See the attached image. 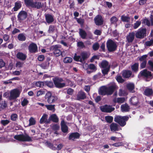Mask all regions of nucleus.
<instances>
[{
	"label": "nucleus",
	"mask_w": 153,
	"mask_h": 153,
	"mask_svg": "<svg viewBox=\"0 0 153 153\" xmlns=\"http://www.w3.org/2000/svg\"><path fill=\"white\" fill-rule=\"evenodd\" d=\"M117 87L115 84L113 82L108 88L105 86L102 87L99 91V93L102 95H111Z\"/></svg>",
	"instance_id": "obj_1"
},
{
	"label": "nucleus",
	"mask_w": 153,
	"mask_h": 153,
	"mask_svg": "<svg viewBox=\"0 0 153 153\" xmlns=\"http://www.w3.org/2000/svg\"><path fill=\"white\" fill-rule=\"evenodd\" d=\"M128 118L129 117L128 116H117L115 117L114 120L121 126H124L126 125V121L128 120Z\"/></svg>",
	"instance_id": "obj_2"
},
{
	"label": "nucleus",
	"mask_w": 153,
	"mask_h": 153,
	"mask_svg": "<svg viewBox=\"0 0 153 153\" xmlns=\"http://www.w3.org/2000/svg\"><path fill=\"white\" fill-rule=\"evenodd\" d=\"M90 54L89 53L86 52H83L81 54V56L77 55L76 53H75L74 59L76 61H79L82 62L84 60L88 58L90 56Z\"/></svg>",
	"instance_id": "obj_3"
},
{
	"label": "nucleus",
	"mask_w": 153,
	"mask_h": 153,
	"mask_svg": "<svg viewBox=\"0 0 153 153\" xmlns=\"http://www.w3.org/2000/svg\"><path fill=\"white\" fill-rule=\"evenodd\" d=\"M14 138L19 141L29 142L32 140V138L27 134H21L15 135Z\"/></svg>",
	"instance_id": "obj_4"
},
{
	"label": "nucleus",
	"mask_w": 153,
	"mask_h": 153,
	"mask_svg": "<svg viewBox=\"0 0 153 153\" xmlns=\"http://www.w3.org/2000/svg\"><path fill=\"white\" fill-rule=\"evenodd\" d=\"M141 76L146 79V81H149L153 78V74L151 72L146 69H144L141 71L138 76Z\"/></svg>",
	"instance_id": "obj_5"
},
{
	"label": "nucleus",
	"mask_w": 153,
	"mask_h": 153,
	"mask_svg": "<svg viewBox=\"0 0 153 153\" xmlns=\"http://www.w3.org/2000/svg\"><path fill=\"white\" fill-rule=\"evenodd\" d=\"M61 48V45H56L52 46L51 49L52 50L54 54L56 56H58L60 55H62V56H63V53L64 52V51L62 52L60 50V49Z\"/></svg>",
	"instance_id": "obj_6"
},
{
	"label": "nucleus",
	"mask_w": 153,
	"mask_h": 153,
	"mask_svg": "<svg viewBox=\"0 0 153 153\" xmlns=\"http://www.w3.org/2000/svg\"><path fill=\"white\" fill-rule=\"evenodd\" d=\"M106 45L108 50L110 51H114L117 47L116 43L111 39L108 40L107 41Z\"/></svg>",
	"instance_id": "obj_7"
},
{
	"label": "nucleus",
	"mask_w": 153,
	"mask_h": 153,
	"mask_svg": "<svg viewBox=\"0 0 153 153\" xmlns=\"http://www.w3.org/2000/svg\"><path fill=\"white\" fill-rule=\"evenodd\" d=\"M146 29L140 28L137 30L135 33V36L137 38L143 39L146 36Z\"/></svg>",
	"instance_id": "obj_8"
},
{
	"label": "nucleus",
	"mask_w": 153,
	"mask_h": 153,
	"mask_svg": "<svg viewBox=\"0 0 153 153\" xmlns=\"http://www.w3.org/2000/svg\"><path fill=\"white\" fill-rule=\"evenodd\" d=\"M21 91L18 89H14L10 91L9 97L10 100H14L19 97Z\"/></svg>",
	"instance_id": "obj_9"
},
{
	"label": "nucleus",
	"mask_w": 153,
	"mask_h": 153,
	"mask_svg": "<svg viewBox=\"0 0 153 153\" xmlns=\"http://www.w3.org/2000/svg\"><path fill=\"white\" fill-rule=\"evenodd\" d=\"M47 101L49 103H52L57 100V97L56 96L53 95L50 92H48L46 94Z\"/></svg>",
	"instance_id": "obj_10"
},
{
	"label": "nucleus",
	"mask_w": 153,
	"mask_h": 153,
	"mask_svg": "<svg viewBox=\"0 0 153 153\" xmlns=\"http://www.w3.org/2000/svg\"><path fill=\"white\" fill-rule=\"evenodd\" d=\"M100 108L102 112L107 113H110L115 109V108L112 106L107 105L101 106Z\"/></svg>",
	"instance_id": "obj_11"
},
{
	"label": "nucleus",
	"mask_w": 153,
	"mask_h": 153,
	"mask_svg": "<svg viewBox=\"0 0 153 153\" xmlns=\"http://www.w3.org/2000/svg\"><path fill=\"white\" fill-rule=\"evenodd\" d=\"M62 79L61 78H56L53 80L55 85L58 88H62L65 86V84L62 82Z\"/></svg>",
	"instance_id": "obj_12"
},
{
	"label": "nucleus",
	"mask_w": 153,
	"mask_h": 153,
	"mask_svg": "<svg viewBox=\"0 0 153 153\" xmlns=\"http://www.w3.org/2000/svg\"><path fill=\"white\" fill-rule=\"evenodd\" d=\"M27 16V12L24 11H21L18 14V19L20 21L25 19Z\"/></svg>",
	"instance_id": "obj_13"
},
{
	"label": "nucleus",
	"mask_w": 153,
	"mask_h": 153,
	"mask_svg": "<svg viewBox=\"0 0 153 153\" xmlns=\"http://www.w3.org/2000/svg\"><path fill=\"white\" fill-rule=\"evenodd\" d=\"M29 50L31 53L36 52L37 50V47L36 44L32 43L29 46Z\"/></svg>",
	"instance_id": "obj_14"
},
{
	"label": "nucleus",
	"mask_w": 153,
	"mask_h": 153,
	"mask_svg": "<svg viewBox=\"0 0 153 153\" xmlns=\"http://www.w3.org/2000/svg\"><path fill=\"white\" fill-rule=\"evenodd\" d=\"M95 23L97 25H101L103 23V19L102 17L100 15L97 16L94 19Z\"/></svg>",
	"instance_id": "obj_15"
},
{
	"label": "nucleus",
	"mask_w": 153,
	"mask_h": 153,
	"mask_svg": "<svg viewBox=\"0 0 153 153\" xmlns=\"http://www.w3.org/2000/svg\"><path fill=\"white\" fill-rule=\"evenodd\" d=\"M147 57L146 55H144L142 56L140 59V60L141 61H142L140 64V67L142 68H144L146 67L147 62L146 58Z\"/></svg>",
	"instance_id": "obj_16"
},
{
	"label": "nucleus",
	"mask_w": 153,
	"mask_h": 153,
	"mask_svg": "<svg viewBox=\"0 0 153 153\" xmlns=\"http://www.w3.org/2000/svg\"><path fill=\"white\" fill-rule=\"evenodd\" d=\"M123 75L124 77L128 78L131 76H134V75L132 74V72L130 71H123Z\"/></svg>",
	"instance_id": "obj_17"
},
{
	"label": "nucleus",
	"mask_w": 153,
	"mask_h": 153,
	"mask_svg": "<svg viewBox=\"0 0 153 153\" xmlns=\"http://www.w3.org/2000/svg\"><path fill=\"white\" fill-rule=\"evenodd\" d=\"M135 33L134 32L130 33L127 36V39L128 42H132L134 39Z\"/></svg>",
	"instance_id": "obj_18"
},
{
	"label": "nucleus",
	"mask_w": 153,
	"mask_h": 153,
	"mask_svg": "<svg viewBox=\"0 0 153 153\" xmlns=\"http://www.w3.org/2000/svg\"><path fill=\"white\" fill-rule=\"evenodd\" d=\"M61 129L64 133H67L68 131V128L65 125V122L63 120H62L61 122Z\"/></svg>",
	"instance_id": "obj_19"
},
{
	"label": "nucleus",
	"mask_w": 153,
	"mask_h": 153,
	"mask_svg": "<svg viewBox=\"0 0 153 153\" xmlns=\"http://www.w3.org/2000/svg\"><path fill=\"white\" fill-rule=\"evenodd\" d=\"M79 137V134L78 133H74L71 134L69 136V140H74L75 139H78Z\"/></svg>",
	"instance_id": "obj_20"
},
{
	"label": "nucleus",
	"mask_w": 153,
	"mask_h": 153,
	"mask_svg": "<svg viewBox=\"0 0 153 153\" xmlns=\"http://www.w3.org/2000/svg\"><path fill=\"white\" fill-rule=\"evenodd\" d=\"M16 57L19 59L23 61L26 58V55L21 52H19L16 54Z\"/></svg>",
	"instance_id": "obj_21"
},
{
	"label": "nucleus",
	"mask_w": 153,
	"mask_h": 153,
	"mask_svg": "<svg viewBox=\"0 0 153 153\" xmlns=\"http://www.w3.org/2000/svg\"><path fill=\"white\" fill-rule=\"evenodd\" d=\"M48 116L46 114H44L40 120V123L43 124L44 123H48V121L47 120Z\"/></svg>",
	"instance_id": "obj_22"
},
{
	"label": "nucleus",
	"mask_w": 153,
	"mask_h": 153,
	"mask_svg": "<svg viewBox=\"0 0 153 153\" xmlns=\"http://www.w3.org/2000/svg\"><path fill=\"white\" fill-rule=\"evenodd\" d=\"M121 111L122 112H125L128 111L130 108L128 104H125L121 105Z\"/></svg>",
	"instance_id": "obj_23"
},
{
	"label": "nucleus",
	"mask_w": 153,
	"mask_h": 153,
	"mask_svg": "<svg viewBox=\"0 0 153 153\" xmlns=\"http://www.w3.org/2000/svg\"><path fill=\"white\" fill-rule=\"evenodd\" d=\"M85 94L82 91L79 92L77 95V99L78 100H83L86 98Z\"/></svg>",
	"instance_id": "obj_24"
},
{
	"label": "nucleus",
	"mask_w": 153,
	"mask_h": 153,
	"mask_svg": "<svg viewBox=\"0 0 153 153\" xmlns=\"http://www.w3.org/2000/svg\"><path fill=\"white\" fill-rule=\"evenodd\" d=\"M111 130L112 131H115L118 130V126L114 123H112L110 126Z\"/></svg>",
	"instance_id": "obj_25"
},
{
	"label": "nucleus",
	"mask_w": 153,
	"mask_h": 153,
	"mask_svg": "<svg viewBox=\"0 0 153 153\" xmlns=\"http://www.w3.org/2000/svg\"><path fill=\"white\" fill-rule=\"evenodd\" d=\"M113 102L115 103H121L125 101V99L124 98H115L113 99Z\"/></svg>",
	"instance_id": "obj_26"
},
{
	"label": "nucleus",
	"mask_w": 153,
	"mask_h": 153,
	"mask_svg": "<svg viewBox=\"0 0 153 153\" xmlns=\"http://www.w3.org/2000/svg\"><path fill=\"white\" fill-rule=\"evenodd\" d=\"M144 94L147 96H150L153 94V91L151 88H147L144 91Z\"/></svg>",
	"instance_id": "obj_27"
},
{
	"label": "nucleus",
	"mask_w": 153,
	"mask_h": 153,
	"mask_svg": "<svg viewBox=\"0 0 153 153\" xmlns=\"http://www.w3.org/2000/svg\"><path fill=\"white\" fill-rule=\"evenodd\" d=\"M46 19L48 23H51L53 21V18L52 16L50 14H47L45 16Z\"/></svg>",
	"instance_id": "obj_28"
},
{
	"label": "nucleus",
	"mask_w": 153,
	"mask_h": 153,
	"mask_svg": "<svg viewBox=\"0 0 153 153\" xmlns=\"http://www.w3.org/2000/svg\"><path fill=\"white\" fill-rule=\"evenodd\" d=\"M127 87L128 89L130 92L133 93L134 91L133 90L134 89V85L133 83H129L127 85Z\"/></svg>",
	"instance_id": "obj_29"
},
{
	"label": "nucleus",
	"mask_w": 153,
	"mask_h": 153,
	"mask_svg": "<svg viewBox=\"0 0 153 153\" xmlns=\"http://www.w3.org/2000/svg\"><path fill=\"white\" fill-rule=\"evenodd\" d=\"M139 64L136 63L131 66V69L132 71L135 73H136L138 71Z\"/></svg>",
	"instance_id": "obj_30"
},
{
	"label": "nucleus",
	"mask_w": 153,
	"mask_h": 153,
	"mask_svg": "<svg viewBox=\"0 0 153 153\" xmlns=\"http://www.w3.org/2000/svg\"><path fill=\"white\" fill-rule=\"evenodd\" d=\"M21 2L19 1H17L15 3V7L13 8L14 11H17L21 7Z\"/></svg>",
	"instance_id": "obj_31"
},
{
	"label": "nucleus",
	"mask_w": 153,
	"mask_h": 153,
	"mask_svg": "<svg viewBox=\"0 0 153 153\" xmlns=\"http://www.w3.org/2000/svg\"><path fill=\"white\" fill-rule=\"evenodd\" d=\"M43 4H42L41 2H34L33 7L37 8V9H39L41 8L43 6Z\"/></svg>",
	"instance_id": "obj_32"
},
{
	"label": "nucleus",
	"mask_w": 153,
	"mask_h": 153,
	"mask_svg": "<svg viewBox=\"0 0 153 153\" xmlns=\"http://www.w3.org/2000/svg\"><path fill=\"white\" fill-rule=\"evenodd\" d=\"M144 45L145 47L153 46V39H151L146 41L144 43Z\"/></svg>",
	"instance_id": "obj_33"
},
{
	"label": "nucleus",
	"mask_w": 153,
	"mask_h": 153,
	"mask_svg": "<svg viewBox=\"0 0 153 153\" xmlns=\"http://www.w3.org/2000/svg\"><path fill=\"white\" fill-rule=\"evenodd\" d=\"M40 66L43 69H48L49 67V62L48 61L45 62L40 64Z\"/></svg>",
	"instance_id": "obj_34"
},
{
	"label": "nucleus",
	"mask_w": 153,
	"mask_h": 153,
	"mask_svg": "<svg viewBox=\"0 0 153 153\" xmlns=\"http://www.w3.org/2000/svg\"><path fill=\"white\" fill-rule=\"evenodd\" d=\"M131 103L134 105H136L138 102V99L136 97H133L130 100Z\"/></svg>",
	"instance_id": "obj_35"
},
{
	"label": "nucleus",
	"mask_w": 153,
	"mask_h": 153,
	"mask_svg": "<svg viewBox=\"0 0 153 153\" xmlns=\"http://www.w3.org/2000/svg\"><path fill=\"white\" fill-rule=\"evenodd\" d=\"M79 34L81 37L83 39H85L86 36L85 32L81 29H79Z\"/></svg>",
	"instance_id": "obj_36"
},
{
	"label": "nucleus",
	"mask_w": 153,
	"mask_h": 153,
	"mask_svg": "<svg viewBox=\"0 0 153 153\" xmlns=\"http://www.w3.org/2000/svg\"><path fill=\"white\" fill-rule=\"evenodd\" d=\"M101 66L103 68H109L108 62L106 61H103L101 63Z\"/></svg>",
	"instance_id": "obj_37"
},
{
	"label": "nucleus",
	"mask_w": 153,
	"mask_h": 153,
	"mask_svg": "<svg viewBox=\"0 0 153 153\" xmlns=\"http://www.w3.org/2000/svg\"><path fill=\"white\" fill-rule=\"evenodd\" d=\"M50 119V120L55 122H57L58 121V119L55 114H53L51 115Z\"/></svg>",
	"instance_id": "obj_38"
},
{
	"label": "nucleus",
	"mask_w": 153,
	"mask_h": 153,
	"mask_svg": "<svg viewBox=\"0 0 153 153\" xmlns=\"http://www.w3.org/2000/svg\"><path fill=\"white\" fill-rule=\"evenodd\" d=\"M25 4L27 6H30L33 7L34 2L32 0H25Z\"/></svg>",
	"instance_id": "obj_39"
},
{
	"label": "nucleus",
	"mask_w": 153,
	"mask_h": 153,
	"mask_svg": "<svg viewBox=\"0 0 153 153\" xmlns=\"http://www.w3.org/2000/svg\"><path fill=\"white\" fill-rule=\"evenodd\" d=\"M121 19L123 22H128L130 21V18L129 17L123 15L121 16Z\"/></svg>",
	"instance_id": "obj_40"
},
{
	"label": "nucleus",
	"mask_w": 153,
	"mask_h": 153,
	"mask_svg": "<svg viewBox=\"0 0 153 153\" xmlns=\"http://www.w3.org/2000/svg\"><path fill=\"white\" fill-rule=\"evenodd\" d=\"M45 106L47 109L49 110L52 111L53 112H54L55 111L54 105H46Z\"/></svg>",
	"instance_id": "obj_41"
},
{
	"label": "nucleus",
	"mask_w": 153,
	"mask_h": 153,
	"mask_svg": "<svg viewBox=\"0 0 153 153\" xmlns=\"http://www.w3.org/2000/svg\"><path fill=\"white\" fill-rule=\"evenodd\" d=\"M18 38L19 41H24L25 40L26 38L24 34L21 33L18 36Z\"/></svg>",
	"instance_id": "obj_42"
},
{
	"label": "nucleus",
	"mask_w": 153,
	"mask_h": 153,
	"mask_svg": "<svg viewBox=\"0 0 153 153\" xmlns=\"http://www.w3.org/2000/svg\"><path fill=\"white\" fill-rule=\"evenodd\" d=\"M128 94V92L127 91L124 90H122L120 89L119 90V95L120 96H125Z\"/></svg>",
	"instance_id": "obj_43"
},
{
	"label": "nucleus",
	"mask_w": 153,
	"mask_h": 153,
	"mask_svg": "<svg viewBox=\"0 0 153 153\" xmlns=\"http://www.w3.org/2000/svg\"><path fill=\"white\" fill-rule=\"evenodd\" d=\"M72 61L73 59L71 58L68 57H65L63 60V62L65 63H70Z\"/></svg>",
	"instance_id": "obj_44"
},
{
	"label": "nucleus",
	"mask_w": 153,
	"mask_h": 153,
	"mask_svg": "<svg viewBox=\"0 0 153 153\" xmlns=\"http://www.w3.org/2000/svg\"><path fill=\"white\" fill-rule=\"evenodd\" d=\"M148 64L149 65V68L153 71V60H150L148 61Z\"/></svg>",
	"instance_id": "obj_45"
},
{
	"label": "nucleus",
	"mask_w": 153,
	"mask_h": 153,
	"mask_svg": "<svg viewBox=\"0 0 153 153\" xmlns=\"http://www.w3.org/2000/svg\"><path fill=\"white\" fill-rule=\"evenodd\" d=\"M29 123L28 125L29 126L33 125L35 124L36 121L34 119L33 117L30 118L29 120Z\"/></svg>",
	"instance_id": "obj_46"
},
{
	"label": "nucleus",
	"mask_w": 153,
	"mask_h": 153,
	"mask_svg": "<svg viewBox=\"0 0 153 153\" xmlns=\"http://www.w3.org/2000/svg\"><path fill=\"white\" fill-rule=\"evenodd\" d=\"M141 22L140 21H137L133 25V28L134 29H136L140 25Z\"/></svg>",
	"instance_id": "obj_47"
},
{
	"label": "nucleus",
	"mask_w": 153,
	"mask_h": 153,
	"mask_svg": "<svg viewBox=\"0 0 153 153\" xmlns=\"http://www.w3.org/2000/svg\"><path fill=\"white\" fill-rule=\"evenodd\" d=\"M105 119L107 122L110 123L113 121V117L111 116H107L105 117Z\"/></svg>",
	"instance_id": "obj_48"
},
{
	"label": "nucleus",
	"mask_w": 153,
	"mask_h": 153,
	"mask_svg": "<svg viewBox=\"0 0 153 153\" xmlns=\"http://www.w3.org/2000/svg\"><path fill=\"white\" fill-rule=\"evenodd\" d=\"M56 31V30L54 26L50 25L49 26L48 32L49 33H52Z\"/></svg>",
	"instance_id": "obj_49"
},
{
	"label": "nucleus",
	"mask_w": 153,
	"mask_h": 153,
	"mask_svg": "<svg viewBox=\"0 0 153 153\" xmlns=\"http://www.w3.org/2000/svg\"><path fill=\"white\" fill-rule=\"evenodd\" d=\"M142 23L146 24L148 26L151 25L150 22L146 18H145L142 20Z\"/></svg>",
	"instance_id": "obj_50"
},
{
	"label": "nucleus",
	"mask_w": 153,
	"mask_h": 153,
	"mask_svg": "<svg viewBox=\"0 0 153 153\" xmlns=\"http://www.w3.org/2000/svg\"><path fill=\"white\" fill-rule=\"evenodd\" d=\"M118 20V18L115 16H112L111 19L110 21L111 23L114 24Z\"/></svg>",
	"instance_id": "obj_51"
},
{
	"label": "nucleus",
	"mask_w": 153,
	"mask_h": 153,
	"mask_svg": "<svg viewBox=\"0 0 153 153\" xmlns=\"http://www.w3.org/2000/svg\"><path fill=\"white\" fill-rule=\"evenodd\" d=\"M7 105L5 101H2L0 103V108L1 109H3L5 108L7 106Z\"/></svg>",
	"instance_id": "obj_52"
},
{
	"label": "nucleus",
	"mask_w": 153,
	"mask_h": 153,
	"mask_svg": "<svg viewBox=\"0 0 153 153\" xmlns=\"http://www.w3.org/2000/svg\"><path fill=\"white\" fill-rule=\"evenodd\" d=\"M10 122V120H2L1 121V123L4 126L8 124Z\"/></svg>",
	"instance_id": "obj_53"
},
{
	"label": "nucleus",
	"mask_w": 153,
	"mask_h": 153,
	"mask_svg": "<svg viewBox=\"0 0 153 153\" xmlns=\"http://www.w3.org/2000/svg\"><path fill=\"white\" fill-rule=\"evenodd\" d=\"M45 94V91L43 90H40L38 91L36 93V96L37 97H39L42 94Z\"/></svg>",
	"instance_id": "obj_54"
},
{
	"label": "nucleus",
	"mask_w": 153,
	"mask_h": 153,
	"mask_svg": "<svg viewBox=\"0 0 153 153\" xmlns=\"http://www.w3.org/2000/svg\"><path fill=\"white\" fill-rule=\"evenodd\" d=\"M44 84V82H43L39 81L36 82L35 85L37 87H41L43 86Z\"/></svg>",
	"instance_id": "obj_55"
},
{
	"label": "nucleus",
	"mask_w": 153,
	"mask_h": 153,
	"mask_svg": "<svg viewBox=\"0 0 153 153\" xmlns=\"http://www.w3.org/2000/svg\"><path fill=\"white\" fill-rule=\"evenodd\" d=\"M99 45L97 43H96L93 45V49L95 51L98 50L99 47Z\"/></svg>",
	"instance_id": "obj_56"
},
{
	"label": "nucleus",
	"mask_w": 153,
	"mask_h": 153,
	"mask_svg": "<svg viewBox=\"0 0 153 153\" xmlns=\"http://www.w3.org/2000/svg\"><path fill=\"white\" fill-rule=\"evenodd\" d=\"M116 80L119 82L122 83L124 81L121 76H117L116 77Z\"/></svg>",
	"instance_id": "obj_57"
},
{
	"label": "nucleus",
	"mask_w": 153,
	"mask_h": 153,
	"mask_svg": "<svg viewBox=\"0 0 153 153\" xmlns=\"http://www.w3.org/2000/svg\"><path fill=\"white\" fill-rule=\"evenodd\" d=\"M18 116L16 114H13L11 116V119L13 121H15L17 118Z\"/></svg>",
	"instance_id": "obj_58"
},
{
	"label": "nucleus",
	"mask_w": 153,
	"mask_h": 153,
	"mask_svg": "<svg viewBox=\"0 0 153 153\" xmlns=\"http://www.w3.org/2000/svg\"><path fill=\"white\" fill-rule=\"evenodd\" d=\"M23 63L20 62H17L16 64V67L18 68H21L23 66Z\"/></svg>",
	"instance_id": "obj_59"
},
{
	"label": "nucleus",
	"mask_w": 153,
	"mask_h": 153,
	"mask_svg": "<svg viewBox=\"0 0 153 153\" xmlns=\"http://www.w3.org/2000/svg\"><path fill=\"white\" fill-rule=\"evenodd\" d=\"M44 83H45V84L49 87H52L53 85V83L51 82L46 81Z\"/></svg>",
	"instance_id": "obj_60"
},
{
	"label": "nucleus",
	"mask_w": 153,
	"mask_h": 153,
	"mask_svg": "<svg viewBox=\"0 0 153 153\" xmlns=\"http://www.w3.org/2000/svg\"><path fill=\"white\" fill-rule=\"evenodd\" d=\"M89 68L91 70H93L94 71L97 70L96 66L93 64H91L89 66Z\"/></svg>",
	"instance_id": "obj_61"
},
{
	"label": "nucleus",
	"mask_w": 153,
	"mask_h": 153,
	"mask_svg": "<svg viewBox=\"0 0 153 153\" xmlns=\"http://www.w3.org/2000/svg\"><path fill=\"white\" fill-rule=\"evenodd\" d=\"M109 68H103V69L102 70V72L103 74L104 75L107 74L108 72L109 71Z\"/></svg>",
	"instance_id": "obj_62"
},
{
	"label": "nucleus",
	"mask_w": 153,
	"mask_h": 153,
	"mask_svg": "<svg viewBox=\"0 0 153 153\" xmlns=\"http://www.w3.org/2000/svg\"><path fill=\"white\" fill-rule=\"evenodd\" d=\"M52 128L55 131L59 129V126L57 124L54 125L52 126Z\"/></svg>",
	"instance_id": "obj_63"
},
{
	"label": "nucleus",
	"mask_w": 153,
	"mask_h": 153,
	"mask_svg": "<svg viewBox=\"0 0 153 153\" xmlns=\"http://www.w3.org/2000/svg\"><path fill=\"white\" fill-rule=\"evenodd\" d=\"M28 102V101L26 99H24L22 102V105L23 106H25L27 104Z\"/></svg>",
	"instance_id": "obj_64"
}]
</instances>
